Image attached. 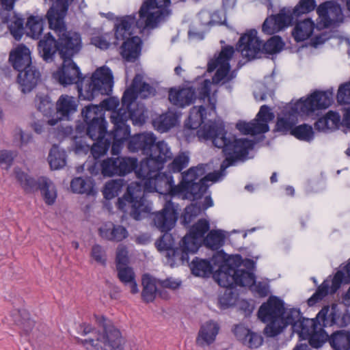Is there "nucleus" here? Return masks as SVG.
I'll list each match as a JSON object with an SVG mask.
<instances>
[{"mask_svg": "<svg viewBox=\"0 0 350 350\" xmlns=\"http://www.w3.org/2000/svg\"><path fill=\"white\" fill-rule=\"evenodd\" d=\"M224 127L223 122H209L197 131L200 139H211L215 147L222 148L226 159L221 164L220 171L208 174L198 183L188 184L187 189L178 187L177 196H182L183 198L191 200L201 198L208 189L207 181L219 180L224 175L223 172L226 168L233 165L237 161L247 158L249 150L254 147V142L245 138L237 139L232 134L228 133Z\"/></svg>", "mask_w": 350, "mask_h": 350, "instance_id": "f257e3e1", "label": "nucleus"}, {"mask_svg": "<svg viewBox=\"0 0 350 350\" xmlns=\"http://www.w3.org/2000/svg\"><path fill=\"white\" fill-rule=\"evenodd\" d=\"M170 0H146L139 11V18L135 15H127L116 19L114 30L116 40L124 41L121 55L128 62H135L140 55L142 41L138 36H131L135 25L139 29L154 28L165 16L169 14Z\"/></svg>", "mask_w": 350, "mask_h": 350, "instance_id": "f03ea898", "label": "nucleus"}, {"mask_svg": "<svg viewBox=\"0 0 350 350\" xmlns=\"http://www.w3.org/2000/svg\"><path fill=\"white\" fill-rule=\"evenodd\" d=\"M62 58V66L54 74V77L63 85L77 84L81 99L91 100L98 94L109 95L112 92L113 75L108 67L97 68L90 78L86 79L82 77L72 57Z\"/></svg>", "mask_w": 350, "mask_h": 350, "instance_id": "7ed1b4c3", "label": "nucleus"}, {"mask_svg": "<svg viewBox=\"0 0 350 350\" xmlns=\"http://www.w3.org/2000/svg\"><path fill=\"white\" fill-rule=\"evenodd\" d=\"M157 137L152 133H143L133 135L129 139L128 149L130 152L141 151L148 156L140 162L138 173L148 168L161 170L164 164L172 157V152L168 144L164 141L156 143Z\"/></svg>", "mask_w": 350, "mask_h": 350, "instance_id": "20e7f679", "label": "nucleus"}, {"mask_svg": "<svg viewBox=\"0 0 350 350\" xmlns=\"http://www.w3.org/2000/svg\"><path fill=\"white\" fill-rule=\"evenodd\" d=\"M68 8L67 0H56L46 14L49 27L59 37L61 57H72L82 47L81 35L75 31H66L64 18Z\"/></svg>", "mask_w": 350, "mask_h": 350, "instance_id": "39448f33", "label": "nucleus"}, {"mask_svg": "<svg viewBox=\"0 0 350 350\" xmlns=\"http://www.w3.org/2000/svg\"><path fill=\"white\" fill-rule=\"evenodd\" d=\"M332 102V92L315 91L306 98H301L286 108L283 116L278 118L276 129L284 133L291 132L299 116H310L316 110L326 109Z\"/></svg>", "mask_w": 350, "mask_h": 350, "instance_id": "423d86ee", "label": "nucleus"}, {"mask_svg": "<svg viewBox=\"0 0 350 350\" xmlns=\"http://www.w3.org/2000/svg\"><path fill=\"white\" fill-rule=\"evenodd\" d=\"M178 218L177 207L171 200L166 201L163 209L161 211L154 213L153 221L156 227L161 232H167L172 230L176 224ZM174 239L171 234L165 233L155 243L156 247L159 251H166L167 263L170 267L178 266L189 260H179L175 255L170 254L172 251L177 250L182 253L181 241L179 246L173 247Z\"/></svg>", "mask_w": 350, "mask_h": 350, "instance_id": "0eeeda50", "label": "nucleus"}, {"mask_svg": "<svg viewBox=\"0 0 350 350\" xmlns=\"http://www.w3.org/2000/svg\"><path fill=\"white\" fill-rule=\"evenodd\" d=\"M100 329L94 338L80 339V342L87 350H123L124 340L122 334L110 321L103 316H95Z\"/></svg>", "mask_w": 350, "mask_h": 350, "instance_id": "6e6552de", "label": "nucleus"}, {"mask_svg": "<svg viewBox=\"0 0 350 350\" xmlns=\"http://www.w3.org/2000/svg\"><path fill=\"white\" fill-rule=\"evenodd\" d=\"M241 263L240 255L229 257L225 264L213 274L215 280L220 286L230 289L236 286H251L254 282V274L238 269Z\"/></svg>", "mask_w": 350, "mask_h": 350, "instance_id": "1a4fd4ad", "label": "nucleus"}, {"mask_svg": "<svg viewBox=\"0 0 350 350\" xmlns=\"http://www.w3.org/2000/svg\"><path fill=\"white\" fill-rule=\"evenodd\" d=\"M144 107L138 106L137 111H128L122 107L118 111H113L111 115V122L113 124L114 128L111 133H107V138L111 140L125 142L129 139L131 133L130 127L126 124L129 119H131L135 125H142L146 121L144 114Z\"/></svg>", "mask_w": 350, "mask_h": 350, "instance_id": "9d476101", "label": "nucleus"}, {"mask_svg": "<svg viewBox=\"0 0 350 350\" xmlns=\"http://www.w3.org/2000/svg\"><path fill=\"white\" fill-rule=\"evenodd\" d=\"M116 205L124 212L127 206H131L130 215L135 220L142 219L152 210V203L146 199L141 186L133 183L129 185L123 197L118 198Z\"/></svg>", "mask_w": 350, "mask_h": 350, "instance_id": "9b49d317", "label": "nucleus"}, {"mask_svg": "<svg viewBox=\"0 0 350 350\" xmlns=\"http://www.w3.org/2000/svg\"><path fill=\"white\" fill-rule=\"evenodd\" d=\"M154 170L148 168L147 170L142 171V174L138 173V169L135 171L138 178L144 181V191L157 192L160 194L171 196H177L178 190L176 189L178 185L174 184V180L172 175L166 173H161V170Z\"/></svg>", "mask_w": 350, "mask_h": 350, "instance_id": "f8f14e48", "label": "nucleus"}, {"mask_svg": "<svg viewBox=\"0 0 350 350\" xmlns=\"http://www.w3.org/2000/svg\"><path fill=\"white\" fill-rule=\"evenodd\" d=\"M209 223L206 219H200L189 230V233L181 240L182 253L177 250L172 251V254L179 260H189V255L198 252L204 235L209 230Z\"/></svg>", "mask_w": 350, "mask_h": 350, "instance_id": "ddd939ff", "label": "nucleus"}, {"mask_svg": "<svg viewBox=\"0 0 350 350\" xmlns=\"http://www.w3.org/2000/svg\"><path fill=\"white\" fill-rule=\"evenodd\" d=\"M16 178L26 192L40 190L44 200L48 205L55 203L57 191L54 184L45 177H40L37 180L29 176L19 169L15 170Z\"/></svg>", "mask_w": 350, "mask_h": 350, "instance_id": "4468645a", "label": "nucleus"}, {"mask_svg": "<svg viewBox=\"0 0 350 350\" xmlns=\"http://www.w3.org/2000/svg\"><path fill=\"white\" fill-rule=\"evenodd\" d=\"M284 308V302L276 296H270L259 308L258 319L264 323H269L264 329L267 336L272 337V333L277 326L275 324L282 316Z\"/></svg>", "mask_w": 350, "mask_h": 350, "instance_id": "2eb2a0df", "label": "nucleus"}, {"mask_svg": "<svg viewBox=\"0 0 350 350\" xmlns=\"http://www.w3.org/2000/svg\"><path fill=\"white\" fill-rule=\"evenodd\" d=\"M234 53V49L232 46H225L221 48L218 56L215 59L210 60L208 63V71L213 72L215 69L217 71L213 77V83L218 84L230 81L234 77L232 74H229L230 70V60Z\"/></svg>", "mask_w": 350, "mask_h": 350, "instance_id": "dca6fc26", "label": "nucleus"}, {"mask_svg": "<svg viewBox=\"0 0 350 350\" xmlns=\"http://www.w3.org/2000/svg\"><path fill=\"white\" fill-rule=\"evenodd\" d=\"M350 282V262L342 270L338 271L332 280H325L317 288L316 292L308 299L309 306H313L321 301L327 294H334L340 287L342 282Z\"/></svg>", "mask_w": 350, "mask_h": 350, "instance_id": "f3484780", "label": "nucleus"}, {"mask_svg": "<svg viewBox=\"0 0 350 350\" xmlns=\"http://www.w3.org/2000/svg\"><path fill=\"white\" fill-rule=\"evenodd\" d=\"M142 75H136L133 80L131 86L125 90L122 98V107L128 111L135 109V100L139 97L146 98L153 96L155 90L148 83L142 81Z\"/></svg>", "mask_w": 350, "mask_h": 350, "instance_id": "a211bd4d", "label": "nucleus"}, {"mask_svg": "<svg viewBox=\"0 0 350 350\" xmlns=\"http://www.w3.org/2000/svg\"><path fill=\"white\" fill-rule=\"evenodd\" d=\"M274 114L266 105L260 107L256 118L250 122H239L237 129L245 135H257L265 133L269 130V122L274 119Z\"/></svg>", "mask_w": 350, "mask_h": 350, "instance_id": "6ab92c4d", "label": "nucleus"}, {"mask_svg": "<svg viewBox=\"0 0 350 350\" xmlns=\"http://www.w3.org/2000/svg\"><path fill=\"white\" fill-rule=\"evenodd\" d=\"M138 169L137 159L131 157H111L100 163L101 173L104 176H123Z\"/></svg>", "mask_w": 350, "mask_h": 350, "instance_id": "aec40b11", "label": "nucleus"}, {"mask_svg": "<svg viewBox=\"0 0 350 350\" xmlns=\"http://www.w3.org/2000/svg\"><path fill=\"white\" fill-rule=\"evenodd\" d=\"M319 25L322 27L335 26L343 21L340 5L332 1L321 3L317 8Z\"/></svg>", "mask_w": 350, "mask_h": 350, "instance_id": "412c9836", "label": "nucleus"}, {"mask_svg": "<svg viewBox=\"0 0 350 350\" xmlns=\"http://www.w3.org/2000/svg\"><path fill=\"white\" fill-rule=\"evenodd\" d=\"M317 320L319 325L329 327L337 325L339 327H345L350 323V315L341 314L337 304H332L331 308L329 306L323 307L317 314Z\"/></svg>", "mask_w": 350, "mask_h": 350, "instance_id": "4be33fe9", "label": "nucleus"}, {"mask_svg": "<svg viewBox=\"0 0 350 350\" xmlns=\"http://www.w3.org/2000/svg\"><path fill=\"white\" fill-rule=\"evenodd\" d=\"M261 43L257 36V31L251 29L240 38L237 49L243 57L249 59H254L261 54Z\"/></svg>", "mask_w": 350, "mask_h": 350, "instance_id": "5701e85b", "label": "nucleus"}, {"mask_svg": "<svg viewBox=\"0 0 350 350\" xmlns=\"http://www.w3.org/2000/svg\"><path fill=\"white\" fill-rule=\"evenodd\" d=\"M292 23L290 12L286 8H283L278 14L266 18L262 24V29L264 33L272 35L291 25Z\"/></svg>", "mask_w": 350, "mask_h": 350, "instance_id": "b1692460", "label": "nucleus"}, {"mask_svg": "<svg viewBox=\"0 0 350 350\" xmlns=\"http://www.w3.org/2000/svg\"><path fill=\"white\" fill-rule=\"evenodd\" d=\"M196 98L195 90L192 88L176 89L170 88L168 98L170 102L178 107H185L191 105Z\"/></svg>", "mask_w": 350, "mask_h": 350, "instance_id": "393cba45", "label": "nucleus"}, {"mask_svg": "<svg viewBox=\"0 0 350 350\" xmlns=\"http://www.w3.org/2000/svg\"><path fill=\"white\" fill-rule=\"evenodd\" d=\"M300 310L297 308H286L285 307L282 311V316H281L278 323H276V327L274 332L272 333V337L276 336L282 333L284 329L291 325L293 331L294 330V325L299 324L302 319Z\"/></svg>", "mask_w": 350, "mask_h": 350, "instance_id": "a878e982", "label": "nucleus"}, {"mask_svg": "<svg viewBox=\"0 0 350 350\" xmlns=\"http://www.w3.org/2000/svg\"><path fill=\"white\" fill-rule=\"evenodd\" d=\"M30 55V51L27 46L20 45L10 53L9 60L14 68L19 72L29 67H33Z\"/></svg>", "mask_w": 350, "mask_h": 350, "instance_id": "bb28decb", "label": "nucleus"}, {"mask_svg": "<svg viewBox=\"0 0 350 350\" xmlns=\"http://www.w3.org/2000/svg\"><path fill=\"white\" fill-rule=\"evenodd\" d=\"M39 53L46 62H52L57 51L59 53V40L50 33L46 34L38 42Z\"/></svg>", "mask_w": 350, "mask_h": 350, "instance_id": "cd10ccee", "label": "nucleus"}, {"mask_svg": "<svg viewBox=\"0 0 350 350\" xmlns=\"http://www.w3.org/2000/svg\"><path fill=\"white\" fill-rule=\"evenodd\" d=\"M219 331V325L213 321H209L203 324L198 332L196 342L202 347L212 344L216 338Z\"/></svg>", "mask_w": 350, "mask_h": 350, "instance_id": "c85d7f7f", "label": "nucleus"}, {"mask_svg": "<svg viewBox=\"0 0 350 350\" xmlns=\"http://www.w3.org/2000/svg\"><path fill=\"white\" fill-rule=\"evenodd\" d=\"M40 72L33 67H29L19 71L18 82L23 93L31 92L37 85L40 79Z\"/></svg>", "mask_w": 350, "mask_h": 350, "instance_id": "c756f323", "label": "nucleus"}, {"mask_svg": "<svg viewBox=\"0 0 350 350\" xmlns=\"http://www.w3.org/2000/svg\"><path fill=\"white\" fill-rule=\"evenodd\" d=\"M100 236L108 241L119 242L128 237L127 230L122 226L112 223L104 224L99 228Z\"/></svg>", "mask_w": 350, "mask_h": 350, "instance_id": "7c9ffc66", "label": "nucleus"}, {"mask_svg": "<svg viewBox=\"0 0 350 350\" xmlns=\"http://www.w3.org/2000/svg\"><path fill=\"white\" fill-rule=\"evenodd\" d=\"M78 107L77 100L73 96L62 95L56 104L57 113L62 118L68 119L70 116L77 111Z\"/></svg>", "mask_w": 350, "mask_h": 350, "instance_id": "2f4dec72", "label": "nucleus"}, {"mask_svg": "<svg viewBox=\"0 0 350 350\" xmlns=\"http://www.w3.org/2000/svg\"><path fill=\"white\" fill-rule=\"evenodd\" d=\"M3 22L8 24L12 36L20 40L24 33V19L14 13L3 15Z\"/></svg>", "mask_w": 350, "mask_h": 350, "instance_id": "473e14b6", "label": "nucleus"}, {"mask_svg": "<svg viewBox=\"0 0 350 350\" xmlns=\"http://www.w3.org/2000/svg\"><path fill=\"white\" fill-rule=\"evenodd\" d=\"M333 350H350V331L341 329L333 332L328 338Z\"/></svg>", "mask_w": 350, "mask_h": 350, "instance_id": "72a5a7b5", "label": "nucleus"}, {"mask_svg": "<svg viewBox=\"0 0 350 350\" xmlns=\"http://www.w3.org/2000/svg\"><path fill=\"white\" fill-rule=\"evenodd\" d=\"M177 122V116L168 111L155 118L152 121V125L157 131L164 133L175 126Z\"/></svg>", "mask_w": 350, "mask_h": 350, "instance_id": "f704fd0d", "label": "nucleus"}, {"mask_svg": "<svg viewBox=\"0 0 350 350\" xmlns=\"http://www.w3.org/2000/svg\"><path fill=\"white\" fill-rule=\"evenodd\" d=\"M314 29V22L310 18H307L295 25L292 34L297 42H301L311 36Z\"/></svg>", "mask_w": 350, "mask_h": 350, "instance_id": "c9c22d12", "label": "nucleus"}, {"mask_svg": "<svg viewBox=\"0 0 350 350\" xmlns=\"http://www.w3.org/2000/svg\"><path fill=\"white\" fill-rule=\"evenodd\" d=\"M144 286L142 297L146 302H152L155 298L157 293L159 292L158 280L149 275H144L142 278Z\"/></svg>", "mask_w": 350, "mask_h": 350, "instance_id": "e433bc0d", "label": "nucleus"}, {"mask_svg": "<svg viewBox=\"0 0 350 350\" xmlns=\"http://www.w3.org/2000/svg\"><path fill=\"white\" fill-rule=\"evenodd\" d=\"M320 326L317 318L315 319L302 318L299 324L294 325V332L299 334L304 340H307L311 334Z\"/></svg>", "mask_w": 350, "mask_h": 350, "instance_id": "4c0bfd02", "label": "nucleus"}, {"mask_svg": "<svg viewBox=\"0 0 350 350\" xmlns=\"http://www.w3.org/2000/svg\"><path fill=\"white\" fill-rule=\"evenodd\" d=\"M94 180L90 177H77L72 180L70 188L74 193L94 194Z\"/></svg>", "mask_w": 350, "mask_h": 350, "instance_id": "58836bf2", "label": "nucleus"}, {"mask_svg": "<svg viewBox=\"0 0 350 350\" xmlns=\"http://www.w3.org/2000/svg\"><path fill=\"white\" fill-rule=\"evenodd\" d=\"M205 118V107L202 105L194 106L190 110L189 118L185 122V127L191 130L197 129L204 122Z\"/></svg>", "mask_w": 350, "mask_h": 350, "instance_id": "ea45409f", "label": "nucleus"}, {"mask_svg": "<svg viewBox=\"0 0 350 350\" xmlns=\"http://www.w3.org/2000/svg\"><path fill=\"white\" fill-rule=\"evenodd\" d=\"M205 170L202 165L196 167H191L187 171L182 173V180L178 185V188H186L188 184L197 183L198 180H200L202 176H204Z\"/></svg>", "mask_w": 350, "mask_h": 350, "instance_id": "a19ab883", "label": "nucleus"}, {"mask_svg": "<svg viewBox=\"0 0 350 350\" xmlns=\"http://www.w3.org/2000/svg\"><path fill=\"white\" fill-rule=\"evenodd\" d=\"M49 165L53 170H59L66 165V152L59 146L53 145L48 157Z\"/></svg>", "mask_w": 350, "mask_h": 350, "instance_id": "79ce46f5", "label": "nucleus"}, {"mask_svg": "<svg viewBox=\"0 0 350 350\" xmlns=\"http://www.w3.org/2000/svg\"><path fill=\"white\" fill-rule=\"evenodd\" d=\"M81 113L86 124L105 120L104 112L99 105H88L82 110Z\"/></svg>", "mask_w": 350, "mask_h": 350, "instance_id": "37998d69", "label": "nucleus"}, {"mask_svg": "<svg viewBox=\"0 0 350 350\" xmlns=\"http://www.w3.org/2000/svg\"><path fill=\"white\" fill-rule=\"evenodd\" d=\"M86 135L92 140L105 137L107 135V122H94L86 124Z\"/></svg>", "mask_w": 350, "mask_h": 350, "instance_id": "c03bdc74", "label": "nucleus"}, {"mask_svg": "<svg viewBox=\"0 0 350 350\" xmlns=\"http://www.w3.org/2000/svg\"><path fill=\"white\" fill-rule=\"evenodd\" d=\"M44 19L39 16H30L27 22V34L29 37L38 39L43 31Z\"/></svg>", "mask_w": 350, "mask_h": 350, "instance_id": "a18cd8bd", "label": "nucleus"}, {"mask_svg": "<svg viewBox=\"0 0 350 350\" xmlns=\"http://www.w3.org/2000/svg\"><path fill=\"white\" fill-rule=\"evenodd\" d=\"M225 235L221 230H211L205 237L204 241L207 247L217 250L224 243Z\"/></svg>", "mask_w": 350, "mask_h": 350, "instance_id": "49530a36", "label": "nucleus"}, {"mask_svg": "<svg viewBox=\"0 0 350 350\" xmlns=\"http://www.w3.org/2000/svg\"><path fill=\"white\" fill-rule=\"evenodd\" d=\"M192 273L197 276L208 277L212 273V265L208 260L196 258L191 263Z\"/></svg>", "mask_w": 350, "mask_h": 350, "instance_id": "de8ad7c7", "label": "nucleus"}, {"mask_svg": "<svg viewBox=\"0 0 350 350\" xmlns=\"http://www.w3.org/2000/svg\"><path fill=\"white\" fill-rule=\"evenodd\" d=\"M315 0H300L293 9L286 8L291 15L292 22L301 14L313 11L316 7Z\"/></svg>", "mask_w": 350, "mask_h": 350, "instance_id": "09e8293b", "label": "nucleus"}, {"mask_svg": "<svg viewBox=\"0 0 350 350\" xmlns=\"http://www.w3.org/2000/svg\"><path fill=\"white\" fill-rule=\"evenodd\" d=\"M211 83L209 80H204L199 89V99L204 102L207 100L208 107L213 111L216 109V98L213 94L212 96L210 95Z\"/></svg>", "mask_w": 350, "mask_h": 350, "instance_id": "8fccbe9b", "label": "nucleus"}, {"mask_svg": "<svg viewBox=\"0 0 350 350\" xmlns=\"http://www.w3.org/2000/svg\"><path fill=\"white\" fill-rule=\"evenodd\" d=\"M96 142L93 144L90 148V152L94 159H98L105 156L111 145V141L109 138H100L96 139Z\"/></svg>", "mask_w": 350, "mask_h": 350, "instance_id": "3c124183", "label": "nucleus"}, {"mask_svg": "<svg viewBox=\"0 0 350 350\" xmlns=\"http://www.w3.org/2000/svg\"><path fill=\"white\" fill-rule=\"evenodd\" d=\"M119 40H116L115 34L105 33L103 35L96 36L92 38L91 43L100 49H107L111 44L118 45Z\"/></svg>", "mask_w": 350, "mask_h": 350, "instance_id": "603ef678", "label": "nucleus"}, {"mask_svg": "<svg viewBox=\"0 0 350 350\" xmlns=\"http://www.w3.org/2000/svg\"><path fill=\"white\" fill-rule=\"evenodd\" d=\"M284 44L280 37L274 36L264 44L261 43V54H275L279 53L283 49Z\"/></svg>", "mask_w": 350, "mask_h": 350, "instance_id": "864d4df0", "label": "nucleus"}, {"mask_svg": "<svg viewBox=\"0 0 350 350\" xmlns=\"http://www.w3.org/2000/svg\"><path fill=\"white\" fill-rule=\"evenodd\" d=\"M291 135L300 140L310 142L314 138V131L311 126L303 124L294 127L291 131Z\"/></svg>", "mask_w": 350, "mask_h": 350, "instance_id": "5fc2aeb1", "label": "nucleus"}, {"mask_svg": "<svg viewBox=\"0 0 350 350\" xmlns=\"http://www.w3.org/2000/svg\"><path fill=\"white\" fill-rule=\"evenodd\" d=\"M189 163V157L188 154L186 152H180L174 157L172 162L169 165V168L172 172L178 173L187 167Z\"/></svg>", "mask_w": 350, "mask_h": 350, "instance_id": "6e6d98bb", "label": "nucleus"}, {"mask_svg": "<svg viewBox=\"0 0 350 350\" xmlns=\"http://www.w3.org/2000/svg\"><path fill=\"white\" fill-rule=\"evenodd\" d=\"M120 180H112L108 181L104 187L103 196L106 199L110 200L118 195L122 189Z\"/></svg>", "mask_w": 350, "mask_h": 350, "instance_id": "4d7b16f0", "label": "nucleus"}, {"mask_svg": "<svg viewBox=\"0 0 350 350\" xmlns=\"http://www.w3.org/2000/svg\"><path fill=\"white\" fill-rule=\"evenodd\" d=\"M322 327L323 326H319L318 329H317L316 331L307 339L308 340L310 346L312 347L319 348L321 347L328 337Z\"/></svg>", "mask_w": 350, "mask_h": 350, "instance_id": "13d9d810", "label": "nucleus"}, {"mask_svg": "<svg viewBox=\"0 0 350 350\" xmlns=\"http://www.w3.org/2000/svg\"><path fill=\"white\" fill-rule=\"evenodd\" d=\"M38 109L47 116L50 114L53 110V103L47 95L38 94L35 100Z\"/></svg>", "mask_w": 350, "mask_h": 350, "instance_id": "bf43d9fd", "label": "nucleus"}, {"mask_svg": "<svg viewBox=\"0 0 350 350\" xmlns=\"http://www.w3.org/2000/svg\"><path fill=\"white\" fill-rule=\"evenodd\" d=\"M202 206H198L195 204H191L187 206L183 215V223L184 225L189 224L192 220L201 213Z\"/></svg>", "mask_w": 350, "mask_h": 350, "instance_id": "052dcab7", "label": "nucleus"}, {"mask_svg": "<svg viewBox=\"0 0 350 350\" xmlns=\"http://www.w3.org/2000/svg\"><path fill=\"white\" fill-rule=\"evenodd\" d=\"M118 276L120 280L125 284L132 282L135 279V274L133 269L127 265L118 267Z\"/></svg>", "mask_w": 350, "mask_h": 350, "instance_id": "680f3d73", "label": "nucleus"}, {"mask_svg": "<svg viewBox=\"0 0 350 350\" xmlns=\"http://www.w3.org/2000/svg\"><path fill=\"white\" fill-rule=\"evenodd\" d=\"M91 256L94 260L102 265H105L107 261V255L105 250L100 245L96 244L92 246Z\"/></svg>", "mask_w": 350, "mask_h": 350, "instance_id": "e2e57ef3", "label": "nucleus"}, {"mask_svg": "<svg viewBox=\"0 0 350 350\" xmlns=\"http://www.w3.org/2000/svg\"><path fill=\"white\" fill-rule=\"evenodd\" d=\"M337 100L340 104H350V81L339 87Z\"/></svg>", "mask_w": 350, "mask_h": 350, "instance_id": "0e129e2a", "label": "nucleus"}, {"mask_svg": "<svg viewBox=\"0 0 350 350\" xmlns=\"http://www.w3.org/2000/svg\"><path fill=\"white\" fill-rule=\"evenodd\" d=\"M263 342L261 335L253 332H250L249 335L244 341L243 345L249 348L254 349L259 347Z\"/></svg>", "mask_w": 350, "mask_h": 350, "instance_id": "69168bd1", "label": "nucleus"}, {"mask_svg": "<svg viewBox=\"0 0 350 350\" xmlns=\"http://www.w3.org/2000/svg\"><path fill=\"white\" fill-rule=\"evenodd\" d=\"M116 268L127 265L129 262L128 252L125 246L120 245L116 252Z\"/></svg>", "mask_w": 350, "mask_h": 350, "instance_id": "338daca9", "label": "nucleus"}, {"mask_svg": "<svg viewBox=\"0 0 350 350\" xmlns=\"http://www.w3.org/2000/svg\"><path fill=\"white\" fill-rule=\"evenodd\" d=\"M325 117L329 130H335L339 127L340 116L338 113L330 111L325 114Z\"/></svg>", "mask_w": 350, "mask_h": 350, "instance_id": "774afa93", "label": "nucleus"}]
</instances>
